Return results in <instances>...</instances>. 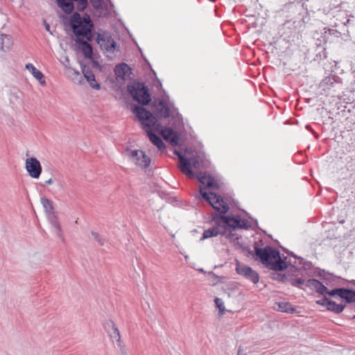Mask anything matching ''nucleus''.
<instances>
[{"instance_id": "f257e3e1", "label": "nucleus", "mask_w": 355, "mask_h": 355, "mask_svg": "<svg viewBox=\"0 0 355 355\" xmlns=\"http://www.w3.org/2000/svg\"><path fill=\"white\" fill-rule=\"evenodd\" d=\"M216 225L204 231L201 240L216 236L226 233V226L236 229L253 228L257 225V221L253 219H243L239 216H220L216 222Z\"/></svg>"}, {"instance_id": "f03ea898", "label": "nucleus", "mask_w": 355, "mask_h": 355, "mask_svg": "<svg viewBox=\"0 0 355 355\" xmlns=\"http://www.w3.org/2000/svg\"><path fill=\"white\" fill-rule=\"evenodd\" d=\"M255 254L267 268L275 271H282L287 268L285 261L280 257V253L270 246L261 248L254 247Z\"/></svg>"}, {"instance_id": "7ed1b4c3", "label": "nucleus", "mask_w": 355, "mask_h": 355, "mask_svg": "<svg viewBox=\"0 0 355 355\" xmlns=\"http://www.w3.org/2000/svg\"><path fill=\"white\" fill-rule=\"evenodd\" d=\"M70 26L77 37H83L88 41L92 40L94 24L88 15L81 17L77 12H74L70 17Z\"/></svg>"}, {"instance_id": "20e7f679", "label": "nucleus", "mask_w": 355, "mask_h": 355, "mask_svg": "<svg viewBox=\"0 0 355 355\" xmlns=\"http://www.w3.org/2000/svg\"><path fill=\"white\" fill-rule=\"evenodd\" d=\"M133 112L140 121L142 128L148 134L153 130L157 132L162 128V124L153 115V114L146 108L139 106H135Z\"/></svg>"}, {"instance_id": "39448f33", "label": "nucleus", "mask_w": 355, "mask_h": 355, "mask_svg": "<svg viewBox=\"0 0 355 355\" xmlns=\"http://www.w3.org/2000/svg\"><path fill=\"white\" fill-rule=\"evenodd\" d=\"M128 90L133 99L144 105L150 101V95L144 83H134L128 86Z\"/></svg>"}, {"instance_id": "423d86ee", "label": "nucleus", "mask_w": 355, "mask_h": 355, "mask_svg": "<svg viewBox=\"0 0 355 355\" xmlns=\"http://www.w3.org/2000/svg\"><path fill=\"white\" fill-rule=\"evenodd\" d=\"M200 193L202 198L220 214H224L228 211L229 206L220 196H218L213 192L208 193L205 191L202 188L200 189Z\"/></svg>"}, {"instance_id": "0eeeda50", "label": "nucleus", "mask_w": 355, "mask_h": 355, "mask_svg": "<svg viewBox=\"0 0 355 355\" xmlns=\"http://www.w3.org/2000/svg\"><path fill=\"white\" fill-rule=\"evenodd\" d=\"M155 113L157 116L160 118L166 119L171 116L173 120H174L172 125L175 128H177L178 125H180L182 124L181 116L178 112L171 110L168 104L164 100L160 101L155 105Z\"/></svg>"}, {"instance_id": "6e6552de", "label": "nucleus", "mask_w": 355, "mask_h": 355, "mask_svg": "<svg viewBox=\"0 0 355 355\" xmlns=\"http://www.w3.org/2000/svg\"><path fill=\"white\" fill-rule=\"evenodd\" d=\"M291 283L293 286L301 287V285H305L306 287L311 288V290H314L315 292L320 295L328 294L330 291L323 285L320 281L315 279H309L307 281H305L302 278H295L290 279Z\"/></svg>"}, {"instance_id": "1a4fd4ad", "label": "nucleus", "mask_w": 355, "mask_h": 355, "mask_svg": "<svg viewBox=\"0 0 355 355\" xmlns=\"http://www.w3.org/2000/svg\"><path fill=\"white\" fill-rule=\"evenodd\" d=\"M128 156L131 161L137 166L146 168L150 166L151 159L141 150H128Z\"/></svg>"}, {"instance_id": "9d476101", "label": "nucleus", "mask_w": 355, "mask_h": 355, "mask_svg": "<svg viewBox=\"0 0 355 355\" xmlns=\"http://www.w3.org/2000/svg\"><path fill=\"white\" fill-rule=\"evenodd\" d=\"M41 203L45 209V211L49 215V219L51 221V224L54 229L55 234L58 236H61V227L60 225L56 218V217L53 214V207L52 205V202L46 198H41Z\"/></svg>"}, {"instance_id": "9b49d317", "label": "nucleus", "mask_w": 355, "mask_h": 355, "mask_svg": "<svg viewBox=\"0 0 355 355\" xmlns=\"http://www.w3.org/2000/svg\"><path fill=\"white\" fill-rule=\"evenodd\" d=\"M311 266L310 262L305 261L302 257H297L290 251V273L309 270L311 268Z\"/></svg>"}, {"instance_id": "f8f14e48", "label": "nucleus", "mask_w": 355, "mask_h": 355, "mask_svg": "<svg viewBox=\"0 0 355 355\" xmlns=\"http://www.w3.org/2000/svg\"><path fill=\"white\" fill-rule=\"evenodd\" d=\"M236 271L237 274L243 276L245 279L251 281L254 284H257L259 282V274L250 266L236 261Z\"/></svg>"}, {"instance_id": "ddd939ff", "label": "nucleus", "mask_w": 355, "mask_h": 355, "mask_svg": "<svg viewBox=\"0 0 355 355\" xmlns=\"http://www.w3.org/2000/svg\"><path fill=\"white\" fill-rule=\"evenodd\" d=\"M189 178H196L202 184L207 187L218 189L220 186L218 182L209 174L202 171L193 172V175H187Z\"/></svg>"}, {"instance_id": "4468645a", "label": "nucleus", "mask_w": 355, "mask_h": 355, "mask_svg": "<svg viewBox=\"0 0 355 355\" xmlns=\"http://www.w3.org/2000/svg\"><path fill=\"white\" fill-rule=\"evenodd\" d=\"M96 40L103 51L107 53H114L116 51V42L110 35L98 33Z\"/></svg>"}, {"instance_id": "2eb2a0df", "label": "nucleus", "mask_w": 355, "mask_h": 355, "mask_svg": "<svg viewBox=\"0 0 355 355\" xmlns=\"http://www.w3.org/2000/svg\"><path fill=\"white\" fill-rule=\"evenodd\" d=\"M73 1L77 2L78 11H83L87 6V0H57L58 6L67 14H70L73 10Z\"/></svg>"}, {"instance_id": "dca6fc26", "label": "nucleus", "mask_w": 355, "mask_h": 355, "mask_svg": "<svg viewBox=\"0 0 355 355\" xmlns=\"http://www.w3.org/2000/svg\"><path fill=\"white\" fill-rule=\"evenodd\" d=\"M26 169L28 175L33 178H39L42 173L41 164L35 157L26 159Z\"/></svg>"}, {"instance_id": "f3484780", "label": "nucleus", "mask_w": 355, "mask_h": 355, "mask_svg": "<svg viewBox=\"0 0 355 355\" xmlns=\"http://www.w3.org/2000/svg\"><path fill=\"white\" fill-rule=\"evenodd\" d=\"M157 132L162 136L164 140L169 142L171 146H175L178 144L179 137L178 133L172 128L169 127H163Z\"/></svg>"}, {"instance_id": "a211bd4d", "label": "nucleus", "mask_w": 355, "mask_h": 355, "mask_svg": "<svg viewBox=\"0 0 355 355\" xmlns=\"http://www.w3.org/2000/svg\"><path fill=\"white\" fill-rule=\"evenodd\" d=\"M341 78L337 76H329L325 77L320 83V88L324 92H328L334 89L336 85H341Z\"/></svg>"}, {"instance_id": "6ab92c4d", "label": "nucleus", "mask_w": 355, "mask_h": 355, "mask_svg": "<svg viewBox=\"0 0 355 355\" xmlns=\"http://www.w3.org/2000/svg\"><path fill=\"white\" fill-rule=\"evenodd\" d=\"M14 44V40L10 35L0 32V51L3 53L9 52Z\"/></svg>"}, {"instance_id": "aec40b11", "label": "nucleus", "mask_w": 355, "mask_h": 355, "mask_svg": "<svg viewBox=\"0 0 355 355\" xmlns=\"http://www.w3.org/2000/svg\"><path fill=\"white\" fill-rule=\"evenodd\" d=\"M75 42L85 58H91L92 57L93 50L90 44L80 37H76Z\"/></svg>"}, {"instance_id": "412c9836", "label": "nucleus", "mask_w": 355, "mask_h": 355, "mask_svg": "<svg viewBox=\"0 0 355 355\" xmlns=\"http://www.w3.org/2000/svg\"><path fill=\"white\" fill-rule=\"evenodd\" d=\"M174 154L178 155L179 157V168L182 173L187 175H193V171L191 168H189V159L185 158L178 150H175Z\"/></svg>"}, {"instance_id": "4be33fe9", "label": "nucleus", "mask_w": 355, "mask_h": 355, "mask_svg": "<svg viewBox=\"0 0 355 355\" xmlns=\"http://www.w3.org/2000/svg\"><path fill=\"white\" fill-rule=\"evenodd\" d=\"M83 73L92 88L95 89H101V85L96 83L95 76L89 67H84L83 68Z\"/></svg>"}, {"instance_id": "5701e85b", "label": "nucleus", "mask_w": 355, "mask_h": 355, "mask_svg": "<svg viewBox=\"0 0 355 355\" xmlns=\"http://www.w3.org/2000/svg\"><path fill=\"white\" fill-rule=\"evenodd\" d=\"M23 93L17 88L10 89L9 101L13 105H18L22 103Z\"/></svg>"}, {"instance_id": "b1692460", "label": "nucleus", "mask_w": 355, "mask_h": 355, "mask_svg": "<svg viewBox=\"0 0 355 355\" xmlns=\"http://www.w3.org/2000/svg\"><path fill=\"white\" fill-rule=\"evenodd\" d=\"M26 69L31 73L33 77L35 78L42 85H46L44 74L40 71L37 70L33 64H26Z\"/></svg>"}, {"instance_id": "393cba45", "label": "nucleus", "mask_w": 355, "mask_h": 355, "mask_svg": "<svg viewBox=\"0 0 355 355\" xmlns=\"http://www.w3.org/2000/svg\"><path fill=\"white\" fill-rule=\"evenodd\" d=\"M130 68L125 63H120L117 64L114 68V73L117 78H120L122 80H125L127 74L130 72Z\"/></svg>"}, {"instance_id": "a878e982", "label": "nucleus", "mask_w": 355, "mask_h": 355, "mask_svg": "<svg viewBox=\"0 0 355 355\" xmlns=\"http://www.w3.org/2000/svg\"><path fill=\"white\" fill-rule=\"evenodd\" d=\"M146 135L152 144L155 146L159 151L163 152L165 150L166 146L160 137L155 135L153 132H148V134Z\"/></svg>"}, {"instance_id": "bb28decb", "label": "nucleus", "mask_w": 355, "mask_h": 355, "mask_svg": "<svg viewBox=\"0 0 355 355\" xmlns=\"http://www.w3.org/2000/svg\"><path fill=\"white\" fill-rule=\"evenodd\" d=\"M345 308V305L342 304H337L334 301L330 300L327 306V310L338 314L342 313Z\"/></svg>"}, {"instance_id": "cd10ccee", "label": "nucleus", "mask_w": 355, "mask_h": 355, "mask_svg": "<svg viewBox=\"0 0 355 355\" xmlns=\"http://www.w3.org/2000/svg\"><path fill=\"white\" fill-rule=\"evenodd\" d=\"M226 226V233L222 234V235L225 236L226 239H227L230 242L234 243H238L239 239V236L237 234L233 232L234 230L233 228L229 227Z\"/></svg>"}, {"instance_id": "c85d7f7f", "label": "nucleus", "mask_w": 355, "mask_h": 355, "mask_svg": "<svg viewBox=\"0 0 355 355\" xmlns=\"http://www.w3.org/2000/svg\"><path fill=\"white\" fill-rule=\"evenodd\" d=\"M327 58L326 48L320 44H318L315 49V58H314L316 61H320Z\"/></svg>"}, {"instance_id": "c756f323", "label": "nucleus", "mask_w": 355, "mask_h": 355, "mask_svg": "<svg viewBox=\"0 0 355 355\" xmlns=\"http://www.w3.org/2000/svg\"><path fill=\"white\" fill-rule=\"evenodd\" d=\"M110 323H111V325L112 327V331H113L112 333H111L110 336H111L112 339L113 340V341L115 340L116 342L120 343L121 336H120L119 331L118 328L116 327V325L112 322H111Z\"/></svg>"}, {"instance_id": "7c9ffc66", "label": "nucleus", "mask_w": 355, "mask_h": 355, "mask_svg": "<svg viewBox=\"0 0 355 355\" xmlns=\"http://www.w3.org/2000/svg\"><path fill=\"white\" fill-rule=\"evenodd\" d=\"M92 236L100 245H103L105 243L106 239L101 236L97 232H92Z\"/></svg>"}, {"instance_id": "2f4dec72", "label": "nucleus", "mask_w": 355, "mask_h": 355, "mask_svg": "<svg viewBox=\"0 0 355 355\" xmlns=\"http://www.w3.org/2000/svg\"><path fill=\"white\" fill-rule=\"evenodd\" d=\"M276 305L277 306V311L287 313L288 312V303L281 302H277Z\"/></svg>"}, {"instance_id": "473e14b6", "label": "nucleus", "mask_w": 355, "mask_h": 355, "mask_svg": "<svg viewBox=\"0 0 355 355\" xmlns=\"http://www.w3.org/2000/svg\"><path fill=\"white\" fill-rule=\"evenodd\" d=\"M214 302H215L216 306L220 310V311L223 314L225 311V306H224L223 301L219 297H216L214 300Z\"/></svg>"}, {"instance_id": "72a5a7b5", "label": "nucleus", "mask_w": 355, "mask_h": 355, "mask_svg": "<svg viewBox=\"0 0 355 355\" xmlns=\"http://www.w3.org/2000/svg\"><path fill=\"white\" fill-rule=\"evenodd\" d=\"M189 159V168L191 166V167H193V168H199L200 166V164H199V162L198 160V159L195 157H191L190 159Z\"/></svg>"}, {"instance_id": "f704fd0d", "label": "nucleus", "mask_w": 355, "mask_h": 355, "mask_svg": "<svg viewBox=\"0 0 355 355\" xmlns=\"http://www.w3.org/2000/svg\"><path fill=\"white\" fill-rule=\"evenodd\" d=\"M272 278L280 282H285L287 279V277L285 275L277 272V271L272 274Z\"/></svg>"}, {"instance_id": "c9c22d12", "label": "nucleus", "mask_w": 355, "mask_h": 355, "mask_svg": "<svg viewBox=\"0 0 355 355\" xmlns=\"http://www.w3.org/2000/svg\"><path fill=\"white\" fill-rule=\"evenodd\" d=\"M329 301L330 300L324 296L322 299L317 300L316 304L327 309Z\"/></svg>"}, {"instance_id": "e433bc0d", "label": "nucleus", "mask_w": 355, "mask_h": 355, "mask_svg": "<svg viewBox=\"0 0 355 355\" xmlns=\"http://www.w3.org/2000/svg\"><path fill=\"white\" fill-rule=\"evenodd\" d=\"M103 5V0H94L93 6L96 8H101Z\"/></svg>"}, {"instance_id": "4c0bfd02", "label": "nucleus", "mask_w": 355, "mask_h": 355, "mask_svg": "<svg viewBox=\"0 0 355 355\" xmlns=\"http://www.w3.org/2000/svg\"><path fill=\"white\" fill-rule=\"evenodd\" d=\"M324 275H325V271L324 270H322V271L319 272V274H318V275L320 277H322L324 279L325 278L324 277Z\"/></svg>"}, {"instance_id": "58836bf2", "label": "nucleus", "mask_w": 355, "mask_h": 355, "mask_svg": "<svg viewBox=\"0 0 355 355\" xmlns=\"http://www.w3.org/2000/svg\"><path fill=\"white\" fill-rule=\"evenodd\" d=\"M73 74L77 76V77H80L81 78L80 76V73H79V71H76V70H73Z\"/></svg>"}, {"instance_id": "ea45409f", "label": "nucleus", "mask_w": 355, "mask_h": 355, "mask_svg": "<svg viewBox=\"0 0 355 355\" xmlns=\"http://www.w3.org/2000/svg\"><path fill=\"white\" fill-rule=\"evenodd\" d=\"M52 183H53V180H52V178H50V179H49L48 180H46V181L45 182V184H52Z\"/></svg>"}, {"instance_id": "a19ab883", "label": "nucleus", "mask_w": 355, "mask_h": 355, "mask_svg": "<svg viewBox=\"0 0 355 355\" xmlns=\"http://www.w3.org/2000/svg\"><path fill=\"white\" fill-rule=\"evenodd\" d=\"M45 28L47 31L50 32V26L48 24H45Z\"/></svg>"}, {"instance_id": "79ce46f5", "label": "nucleus", "mask_w": 355, "mask_h": 355, "mask_svg": "<svg viewBox=\"0 0 355 355\" xmlns=\"http://www.w3.org/2000/svg\"><path fill=\"white\" fill-rule=\"evenodd\" d=\"M289 311H290V313H292L295 311V309L293 307H290Z\"/></svg>"}, {"instance_id": "37998d69", "label": "nucleus", "mask_w": 355, "mask_h": 355, "mask_svg": "<svg viewBox=\"0 0 355 355\" xmlns=\"http://www.w3.org/2000/svg\"><path fill=\"white\" fill-rule=\"evenodd\" d=\"M237 355H241V349L239 347Z\"/></svg>"}, {"instance_id": "c03bdc74", "label": "nucleus", "mask_w": 355, "mask_h": 355, "mask_svg": "<svg viewBox=\"0 0 355 355\" xmlns=\"http://www.w3.org/2000/svg\"><path fill=\"white\" fill-rule=\"evenodd\" d=\"M69 58L67 57V58H66V60H65V62H69Z\"/></svg>"}, {"instance_id": "a18cd8bd", "label": "nucleus", "mask_w": 355, "mask_h": 355, "mask_svg": "<svg viewBox=\"0 0 355 355\" xmlns=\"http://www.w3.org/2000/svg\"><path fill=\"white\" fill-rule=\"evenodd\" d=\"M284 124H288V120L284 122Z\"/></svg>"}, {"instance_id": "49530a36", "label": "nucleus", "mask_w": 355, "mask_h": 355, "mask_svg": "<svg viewBox=\"0 0 355 355\" xmlns=\"http://www.w3.org/2000/svg\"><path fill=\"white\" fill-rule=\"evenodd\" d=\"M293 123V122L292 121V119H290L289 124H291V123Z\"/></svg>"}, {"instance_id": "de8ad7c7", "label": "nucleus", "mask_w": 355, "mask_h": 355, "mask_svg": "<svg viewBox=\"0 0 355 355\" xmlns=\"http://www.w3.org/2000/svg\"><path fill=\"white\" fill-rule=\"evenodd\" d=\"M199 270H200V272H204V270H203V269H202V268L200 269Z\"/></svg>"}, {"instance_id": "09e8293b", "label": "nucleus", "mask_w": 355, "mask_h": 355, "mask_svg": "<svg viewBox=\"0 0 355 355\" xmlns=\"http://www.w3.org/2000/svg\"><path fill=\"white\" fill-rule=\"evenodd\" d=\"M352 319H355V315L352 317Z\"/></svg>"}, {"instance_id": "8fccbe9b", "label": "nucleus", "mask_w": 355, "mask_h": 355, "mask_svg": "<svg viewBox=\"0 0 355 355\" xmlns=\"http://www.w3.org/2000/svg\"><path fill=\"white\" fill-rule=\"evenodd\" d=\"M125 355H126V354H125Z\"/></svg>"}]
</instances>
